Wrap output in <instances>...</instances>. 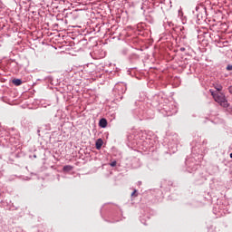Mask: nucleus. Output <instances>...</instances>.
<instances>
[{
    "label": "nucleus",
    "mask_w": 232,
    "mask_h": 232,
    "mask_svg": "<svg viewBox=\"0 0 232 232\" xmlns=\"http://www.w3.org/2000/svg\"><path fill=\"white\" fill-rule=\"evenodd\" d=\"M179 50H180V52H186V48H184V47H181Z\"/></svg>",
    "instance_id": "2eb2a0df"
},
{
    "label": "nucleus",
    "mask_w": 232,
    "mask_h": 232,
    "mask_svg": "<svg viewBox=\"0 0 232 232\" xmlns=\"http://www.w3.org/2000/svg\"><path fill=\"white\" fill-rule=\"evenodd\" d=\"M63 171L68 172V171H72V169H73V167L71 166V165H66V166L63 167Z\"/></svg>",
    "instance_id": "6e6552de"
},
{
    "label": "nucleus",
    "mask_w": 232,
    "mask_h": 232,
    "mask_svg": "<svg viewBox=\"0 0 232 232\" xmlns=\"http://www.w3.org/2000/svg\"><path fill=\"white\" fill-rule=\"evenodd\" d=\"M214 88H215V90H217V92H222V85L221 84H218V83H216L215 85H214Z\"/></svg>",
    "instance_id": "1a4fd4ad"
},
{
    "label": "nucleus",
    "mask_w": 232,
    "mask_h": 232,
    "mask_svg": "<svg viewBox=\"0 0 232 232\" xmlns=\"http://www.w3.org/2000/svg\"><path fill=\"white\" fill-rule=\"evenodd\" d=\"M193 14L197 15V20L199 22L206 21L208 17L207 9L204 5L196 6V12L193 11Z\"/></svg>",
    "instance_id": "f257e3e1"
},
{
    "label": "nucleus",
    "mask_w": 232,
    "mask_h": 232,
    "mask_svg": "<svg viewBox=\"0 0 232 232\" xmlns=\"http://www.w3.org/2000/svg\"><path fill=\"white\" fill-rule=\"evenodd\" d=\"M128 87L126 86V84L124 82H120L114 86L113 92L116 97L122 99V95L126 93Z\"/></svg>",
    "instance_id": "f03ea898"
},
{
    "label": "nucleus",
    "mask_w": 232,
    "mask_h": 232,
    "mask_svg": "<svg viewBox=\"0 0 232 232\" xmlns=\"http://www.w3.org/2000/svg\"><path fill=\"white\" fill-rule=\"evenodd\" d=\"M100 128H106L108 126V121L105 118H102L99 121Z\"/></svg>",
    "instance_id": "20e7f679"
},
{
    "label": "nucleus",
    "mask_w": 232,
    "mask_h": 232,
    "mask_svg": "<svg viewBox=\"0 0 232 232\" xmlns=\"http://www.w3.org/2000/svg\"><path fill=\"white\" fill-rule=\"evenodd\" d=\"M110 166H111V168H115V166H117V161H112V162H111V163H110Z\"/></svg>",
    "instance_id": "9b49d317"
},
{
    "label": "nucleus",
    "mask_w": 232,
    "mask_h": 232,
    "mask_svg": "<svg viewBox=\"0 0 232 232\" xmlns=\"http://www.w3.org/2000/svg\"><path fill=\"white\" fill-rule=\"evenodd\" d=\"M214 101L218 102V104L221 105L222 108H229V102H227L226 95L222 93H218V95H215Z\"/></svg>",
    "instance_id": "7ed1b4c3"
},
{
    "label": "nucleus",
    "mask_w": 232,
    "mask_h": 232,
    "mask_svg": "<svg viewBox=\"0 0 232 232\" xmlns=\"http://www.w3.org/2000/svg\"><path fill=\"white\" fill-rule=\"evenodd\" d=\"M227 72H232V64L228 63L226 67Z\"/></svg>",
    "instance_id": "9d476101"
},
{
    "label": "nucleus",
    "mask_w": 232,
    "mask_h": 232,
    "mask_svg": "<svg viewBox=\"0 0 232 232\" xmlns=\"http://www.w3.org/2000/svg\"><path fill=\"white\" fill-rule=\"evenodd\" d=\"M203 144H208V140H204Z\"/></svg>",
    "instance_id": "dca6fc26"
},
{
    "label": "nucleus",
    "mask_w": 232,
    "mask_h": 232,
    "mask_svg": "<svg viewBox=\"0 0 232 232\" xmlns=\"http://www.w3.org/2000/svg\"><path fill=\"white\" fill-rule=\"evenodd\" d=\"M13 84H14V86H21L23 84V80L14 79V80H13Z\"/></svg>",
    "instance_id": "0eeeda50"
},
{
    "label": "nucleus",
    "mask_w": 232,
    "mask_h": 232,
    "mask_svg": "<svg viewBox=\"0 0 232 232\" xmlns=\"http://www.w3.org/2000/svg\"><path fill=\"white\" fill-rule=\"evenodd\" d=\"M37 131H38V133H40V131H41V130H38Z\"/></svg>",
    "instance_id": "6ab92c4d"
},
{
    "label": "nucleus",
    "mask_w": 232,
    "mask_h": 232,
    "mask_svg": "<svg viewBox=\"0 0 232 232\" xmlns=\"http://www.w3.org/2000/svg\"><path fill=\"white\" fill-rule=\"evenodd\" d=\"M121 53H122V55H128V50L127 49H123L121 51Z\"/></svg>",
    "instance_id": "ddd939ff"
},
{
    "label": "nucleus",
    "mask_w": 232,
    "mask_h": 232,
    "mask_svg": "<svg viewBox=\"0 0 232 232\" xmlns=\"http://www.w3.org/2000/svg\"><path fill=\"white\" fill-rule=\"evenodd\" d=\"M198 165H192L188 168V173H193V171H197Z\"/></svg>",
    "instance_id": "39448f33"
},
{
    "label": "nucleus",
    "mask_w": 232,
    "mask_h": 232,
    "mask_svg": "<svg viewBox=\"0 0 232 232\" xmlns=\"http://www.w3.org/2000/svg\"><path fill=\"white\" fill-rule=\"evenodd\" d=\"M103 143H104V142L102 141V140L99 139V140L96 141V144H95L96 150H101V148H102V144H103Z\"/></svg>",
    "instance_id": "423d86ee"
},
{
    "label": "nucleus",
    "mask_w": 232,
    "mask_h": 232,
    "mask_svg": "<svg viewBox=\"0 0 232 232\" xmlns=\"http://www.w3.org/2000/svg\"><path fill=\"white\" fill-rule=\"evenodd\" d=\"M230 159H232V153H230Z\"/></svg>",
    "instance_id": "a211bd4d"
},
{
    "label": "nucleus",
    "mask_w": 232,
    "mask_h": 232,
    "mask_svg": "<svg viewBox=\"0 0 232 232\" xmlns=\"http://www.w3.org/2000/svg\"><path fill=\"white\" fill-rule=\"evenodd\" d=\"M137 189H134V191L131 193V197H137Z\"/></svg>",
    "instance_id": "4468645a"
},
{
    "label": "nucleus",
    "mask_w": 232,
    "mask_h": 232,
    "mask_svg": "<svg viewBox=\"0 0 232 232\" xmlns=\"http://www.w3.org/2000/svg\"><path fill=\"white\" fill-rule=\"evenodd\" d=\"M142 184V181H139L138 185L140 186Z\"/></svg>",
    "instance_id": "f3484780"
},
{
    "label": "nucleus",
    "mask_w": 232,
    "mask_h": 232,
    "mask_svg": "<svg viewBox=\"0 0 232 232\" xmlns=\"http://www.w3.org/2000/svg\"><path fill=\"white\" fill-rule=\"evenodd\" d=\"M213 99H215V95H218V92L215 93V92H213L212 90L209 91Z\"/></svg>",
    "instance_id": "f8f14e48"
}]
</instances>
